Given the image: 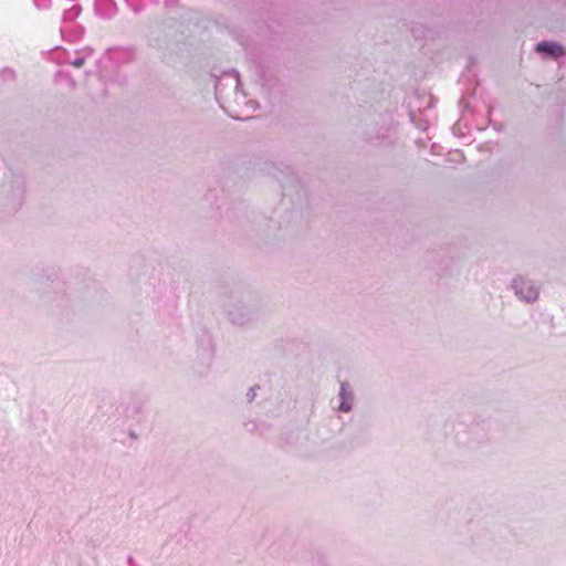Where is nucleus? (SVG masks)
Returning <instances> with one entry per match:
<instances>
[{"instance_id": "5", "label": "nucleus", "mask_w": 566, "mask_h": 566, "mask_svg": "<svg viewBox=\"0 0 566 566\" xmlns=\"http://www.w3.org/2000/svg\"><path fill=\"white\" fill-rule=\"evenodd\" d=\"M95 12L104 18L111 19L117 13V6L113 0H95Z\"/></svg>"}, {"instance_id": "10", "label": "nucleus", "mask_w": 566, "mask_h": 566, "mask_svg": "<svg viewBox=\"0 0 566 566\" xmlns=\"http://www.w3.org/2000/svg\"><path fill=\"white\" fill-rule=\"evenodd\" d=\"M260 389V386H253L251 387L247 392V400L249 402L253 401L256 397V391Z\"/></svg>"}, {"instance_id": "7", "label": "nucleus", "mask_w": 566, "mask_h": 566, "mask_svg": "<svg viewBox=\"0 0 566 566\" xmlns=\"http://www.w3.org/2000/svg\"><path fill=\"white\" fill-rule=\"evenodd\" d=\"M81 13V7L73 4L71 8L64 9L63 11V27H61V33L64 34L66 31V24L74 21Z\"/></svg>"}, {"instance_id": "1", "label": "nucleus", "mask_w": 566, "mask_h": 566, "mask_svg": "<svg viewBox=\"0 0 566 566\" xmlns=\"http://www.w3.org/2000/svg\"><path fill=\"white\" fill-rule=\"evenodd\" d=\"M241 82L235 70L224 72L216 82V97L221 107L231 112L232 104L245 105L254 108L253 102L248 99L245 94L240 92Z\"/></svg>"}, {"instance_id": "2", "label": "nucleus", "mask_w": 566, "mask_h": 566, "mask_svg": "<svg viewBox=\"0 0 566 566\" xmlns=\"http://www.w3.org/2000/svg\"><path fill=\"white\" fill-rule=\"evenodd\" d=\"M229 322L237 326H245L259 317V307L247 295H231L223 304Z\"/></svg>"}, {"instance_id": "3", "label": "nucleus", "mask_w": 566, "mask_h": 566, "mask_svg": "<svg viewBox=\"0 0 566 566\" xmlns=\"http://www.w3.org/2000/svg\"><path fill=\"white\" fill-rule=\"evenodd\" d=\"M511 290L521 302L526 304L536 302L539 296V285L524 275L513 277Z\"/></svg>"}, {"instance_id": "12", "label": "nucleus", "mask_w": 566, "mask_h": 566, "mask_svg": "<svg viewBox=\"0 0 566 566\" xmlns=\"http://www.w3.org/2000/svg\"><path fill=\"white\" fill-rule=\"evenodd\" d=\"M389 130H390V129H389V128H387V129L385 130V133H382L381 135H377V136H375V138H385V137H387V136H388V134H389ZM370 139H374V136H370Z\"/></svg>"}, {"instance_id": "11", "label": "nucleus", "mask_w": 566, "mask_h": 566, "mask_svg": "<svg viewBox=\"0 0 566 566\" xmlns=\"http://www.w3.org/2000/svg\"><path fill=\"white\" fill-rule=\"evenodd\" d=\"M1 74L6 80L14 76V72L12 70H3Z\"/></svg>"}, {"instance_id": "13", "label": "nucleus", "mask_w": 566, "mask_h": 566, "mask_svg": "<svg viewBox=\"0 0 566 566\" xmlns=\"http://www.w3.org/2000/svg\"><path fill=\"white\" fill-rule=\"evenodd\" d=\"M128 564H129L130 566H138V565L134 564V559H133V557H128Z\"/></svg>"}, {"instance_id": "4", "label": "nucleus", "mask_w": 566, "mask_h": 566, "mask_svg": "<svg viewBox=\"0 0 566 566\" xmlns=\"http://www.w3.org/2000/svg\"><path fill=\"white\" fill-rule=\"evenodd\" d=\"M339 403L337 410L340 412H350L354 408L355 394L353 388L347 382H340L338 392Z\"/></svg>"}, {"instance_id": "8", "label": "nucleus", "mask_w": 566, "mask_h": 566, "mask_svg": "<svg viewBox=\"0 0 566 566\" xmlns=\"http://www.w3.org/2000/svg\"><path fill=\"white\" fill-rule=\"evenodd\" d=\"M93 54L92 49H83L75 53L73 59H69V63L75 67H81L84 65L85 61Z\"/></svg>"}, {"instance_id": "6", "label": "nucleus", "mask_w": 566, "mask_h": 566, "mask_svg": "<svg viewBox=\"0 0 566 566\" xmlns=\"http://www.w3.org/2000/svg\"><path fill=\"white\" fill-rule=\"evenodd\" d=\"M536 51L554 59H558L565 54V49L560 44L547 41L539 42L536 45Z\"/></svg>"}, {"instance_id": "9", "label": "nucleus", "mask_w": 566, "mask_h": 566, "mask_svg": "<svg viewBox=\"0 0 566 566\" xmlns=\"http://www.w3.org/2000/svg\"><path fill=\"white\" fill-rule=\"evenodd\" d=\"M33 1H34V4L39 9H49L52 6V0H33Z\"/></svg>"}]
</instances>
